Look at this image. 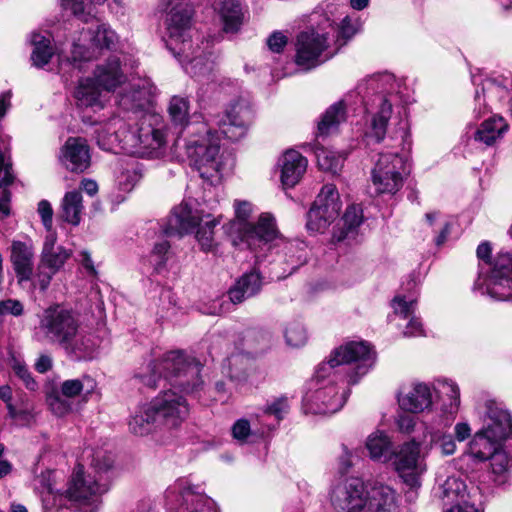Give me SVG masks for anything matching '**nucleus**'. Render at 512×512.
<instances>
[{"instance_id":"obj_1","label":"nucleus","mask_w":512,"mask_h":512,"mask_svg":"<svg viewBox=\"0 0 512 512\" xmlns=\"http://www.w3.org/2000/svg\"><path fill=\"white\" fill-rule=\"evenodd\" d=\"M375 352L363 341H351L336 348L321 363L303 397L307 413L333 414L345 404L348 385L356 384L375 363Z\"/></svg>"},{"instance_id":"obj_2","label":"nucleus","mask_w":512,"mask_h":512,"mask_svg":"<svg viewBox=\"0 0 512 512\" xmlns=\"http://www.w3.org/2000/svg\"><path fill=\"white\" fill-rule=\"evenodd\" d=\"M154 87L149 79H133L129 86L119 95V106L134 114V128L129 123V132L124 135V153L147 158L160 159L167 152V129L161 115L146 111L151 105Z\"/></svg>"},{"instance_id":"obj_3","label":"nucleus","mask_w":512,"mask_h":512,"mask_svg":"<svg viewBox=\"0 0 512 512\" xmlns=\"http://www.w3.org/2000/svg\"><path fill=\"white\" fill-rule=\"evenodd\" d=\"M404 89L402 81L387 72L368 76L358 83L357 93L366 112L372 116L367 137L379 143L391 125L394 126L395 137H399L401 143L405 142L408 137V121L399 108L400 103L407 102L403 99Z\"/></svg>"},{"instance_id":"obj_4","label":"nucleus","mask_w":512,"mask_h":512,"mask_svg":"<svg viewBox=\"0 0 512 512\" xmlns=\"http://www.w3.org/2000/svg\"><path fill=\"white\" fill-rule=\"evenodd\" d=\"M168 113L172 123L181 130L188 129L186 154L191 165L199 172L202 179L216 185L220 183L223 172L231 164L228 157L219 154V137L212 134L206 123H188L189 103L186 98H171Z\"/></svg>"},{"instance_id":"obj_5","label":"nucleus","mask_w":512,"mask_h":512,"mask_svg":"<svg viewBox=\"0 0 512 512\" xmlns=\"http://www.w3.org/2000/svg\"><path fill=\"white\" fill-rule=\"evenodd\" d=\"M235 219L224 225L225 233L228 235L232 245L238 249L270 250L273 247L283 245V252L289 259L291 265L289 273L294 271L304 262L302 255H295L297 245L285 241L279 234L274 218L267 213L262 214L256 225L248 222L252 213V204L248 201L235 200Z\"/></svg>"},{"instance_id":"obj_6","label":"nucleus","mask_w":512,"mask_h":512,"mask_svg":"<svg viewBox=\"0 0 512 512\" xmlns=\"http://www.w3.org/2000/svg\"><path fill=\"white\" fill-rule=\"evenodd\" d=\"M193 10L186 2H177L165 17L166 46L178 58L184 70L200 82L214 80V60L212 54L191 39Z\"/></svg>"},{"instance_id":"obj_7","label":"nucleus","mask_w":512,"mask_h":512,"mask_svg":"<svg viewBox=\"0 0 512 512\" xmlns=\"http://www.w3.org/2000/svg\"><path fill=\"white\" fill-rule=\"evenodd\" d=\"M39 329L49 343L76 359H91L98 347L96 338L84 328L79 312L64 305L46 308Z\"/></svg>"},{"instance_id":"obj_8","label":"nucleus","mask_w":512,"mask_h":512,"mask_svg":"<svg viewBox=\"0 0 512 512\" xmlns=\"http://www.w3.org/2000/svg\"><path fill=\"white\" fill-rule=\"evenodd\" d=\"M189 413L188 404L173 390H167L149 403L140 405L131 416L129 429L135 435L149 434L156 423L178 426Z\"/></svg>"},{"instance_id":"obj_9","label":"nucleus","mask_w":512,"mask_h":512,"mask_svg":"<svg viewBox=\"0 0 512 512\" xmlns=\"http://www.w3.org/2000/svg\"><path fill=\"white\" fill-rule=\"evenodd\" d=\"M151 371L152 374L149 376H137L143 384L151 388L157 385L156 374L159 375V379L162 376L169 379L173 386L181 388L186 393L198 391L203 384L200 376L201 364L180 351L166 353L159 363L153 364Z\"/></svg>"},{"instance_id":"obj_10","label":"nucleus","mask_w":512,"mask_h":512,"mask_svg":"<svg viewBox=\"0 0 512 512\" xmlns=\"http://www.w3.org/2000/svg\"><path fill=\"white\" fill-rule=\"evenodd\" d=\"M116 33L104 23L97 24L96 29L82 30L80 38L73 43L71 55L58 53L59 72L70 74L72 70H84L85 63L97 57L98 49H111L117 42Z\"/></svg>"},{"instance_id":"obj_11","label":"nucleus","mask_w":512,"mask_h":512,"mask_svg":"<svg viewBox=\"0 0 512 512\" xmlns=\"http://www.w3.org/2000/svg\"><path fill=\"white\" fill-rule=\"evenodd\" d=\"M112 467V460L103 456V462L97 456L92 462L90 472H85L84 467L78 464L73 471L68 488L65 492H59L68 497L70 502H86L98 500L108 491L107 478L104 476ZM56 492V490H54Z\"/></svg>"},{"instance_id":"obj_12","label":"nucleus","mask_w":512,"mask_h":512,"mask_svg":"<svg viewBox=\"0 0 512 512\" xmlns=\"http://www.w3.org/2000/svg\"><path fill=\"white\" fill-rule=\"evenodd\" d=\"M338 52L330 32L323 25L301 32L296 39L295 63L301 69L311 70Z\"/></svg>"},{"instance_id":"obj_13","label":"nucleus","mask_w":512,"mask_h":512,"mask_svg":"<svg viewBox=\"0 0 512 512\" xmlns=\"http://www.w3.org/2000/svg\"><path fill=\"white\" fill-rule=\"evenodd\" d=\"M467 454L477 462L490 460L493 474L503 477L499 483L505 481V473L512 463L510 452L507 449V443L479 429L468 443Z\"/></svg>"},{"instance_id":"obj_14","label":"nucleus","mask_w":512,"mask_h":512,"mask_svg":"<svg viewBox=\"0 0 512 512\" xmlns=\"http://www.w3.org/2000/svg\"><path fill=\"white\" fill-rule=\"evenodd\" d=\"M390 462L409 488L405 493L406 499L410 502L415 501L417 490L421 487V477L426 471V463L420 455V444L415 440L403 443L395 449Z\"/></svg>"},{"instance_id":"obj_15","label":"nucleus","mask_w":512,"mask_h":512,"mask_svg":"<svg viewBox=\"0 0 512 512\" xmlns=\"http://www.w3.org/2000/svg\"><path fill=\"white\" fill-rule=\"evenodd\" d=\"M164 502L171 512H214V502L187 478H179L167 487Z\"/></svg>"},{"instance_id":"obj_16","label":"nucleus","mask_w":512,"mask_h":512,"mask_svg":"<svg viewBox=\"0 0 512 512\" xmlns=\"http://www.w3.org/2000/svg\"><path fill=\"white\" fill-rule=\"evenodd\" d=\"M409 174L407 160L398 153H381L372 170V183L377 194L395 195Z\"/></svg>"},{"instance_id":"obj_17","label":"nucleus","mask_w":512,"mask_h":512,"mask_svg":"<svg viewBox=\"0 0 512 512\" xmlns=\"http://www.w3.org/2000/svg\"><path fill=\"white\" fill-rule=\"evenodd\" d=\"M484 267L475 288L499 301L512 300V254L500 252L494 260L492 275L483 278Z\"/></svg>"},{"instance_id":"obj_18","label":"nucleus","mask_w":512,"mask_h":512,"mask_svg":"<svg viewBox=\"0 0 512 512\" xmlns=\"http://www.w3.org/2000/svg\"><path fill=\"white\" fill-rule=\"evenodd\" d=\"M341 207L336 186L324 185L307 214V228L313 232H323L338 218Z\"/></svg>"},{"instance_id":"obj_19","label":"nucleus","mask_w":512,"mask_h":512,"mask_svg":"<svg viewBox=\"0 0 512 512\" xmlns=\"http://www.w3.org/2000/svg\"><path fill=\"white\" fill-rule=\"evenodd\" d=\"M253 119V111L250 104L245 100H239L232 104L230 108L226 111V113L218 120H216V124L219 128V131L212 130V134L218 135L220 138V134L226 137L229 140L236 141L242 138L246 132L247 127L250 125ZM220 155L224 157H228L230 159L229 166L223 172V176L228 173L233 167V159L229 154H225L224 152H220Z\"/></svg>"},{"instance_id":"obj_20","label":"nucleus","mask_w":512,"mask_h":512,"mask_svg":"<svg viewBox=\"0 0 512 512\" xmlns=\"http://www.w3.org/2000/svg\"><path fill=\"white\" fill-rule=\"evenodd\" d=\"M366 487L357 477L337 483L330 492V504L335 512H364Z\"/></svg>"},{"instance_id":"obj_21","label":"nucleus","mask_w":512,"mask_h":512,"mask_svg":"<svg viewBox=\"0 0 512 512\" xmlns=\"http://www.w3.org/2000/svg\"><path fill=\"white\" fill-rule=\"evenodd\" d=\"M482 412L481 429L507 443L512 437V415L504 405L495 400H487Z\"/></svg>"},{"instance_id":"obj_22","label":"nucleus","mask_w":512,"mask_h":512,"mask_svg":"<svg viewBox=\"0 0 512 512\" xmlns=\"http://www.w3.org/2000/svg\"><path fill=\"white\" fill-rule=\"evenodd\" d=\"M398 404L404 412L418 414L429 411L433 405L432 387L423 382L412 383L398 393Z\"/></svg>"},{"instance_id":"obj_23","label":"nucleus","mask_w":512,"mask_h":512,"mask_svg":"<svg viewBox=\"0 0 512 512\" xmlns=\"http://www.w3.org/2000/svg\"><path fill=\"white\" fill-rule=\"evenodd\" d=\"M10 262L19 283L32 280L34 269V246L31 239L12 240L10 245Z\"/></svg>"},{"instance_id":"obj_24","label":"nucleus","mask_w":512,"mask_h":512,"mask_svg":"<svg viewBox=\"0 0 512 512\" xmlns=\"http://www.w3.org/2000/svg\"><path fill=\"white\" fill-rule=\"evenodd\" d=\"M129 132V123L121 117H114L96 130V142L105 151L124 152V135Z\"/></svg>"},{"instance_id":"obj_25","label":"nucleus","mask_w":512,"mask_h":512,"mask_svg":"<svg viewBox=\"0 0 512 512\" xmlns=\"http://www.w3.org/2000/svg\"><path fill=\"white\" fill-rule=\"evenodd\" d=\"M60 160L68 170L84 172L91 161L86 140L80 137H69L61 149Z\"/></svg>"},{"instance_id":"obj_26","label":"nucleus","mask_w":512,"mask_h":512,"mask_svg":"<svg viewBox=\"0 0 512 512\" xmlns=\"http://www.w3.org/2000/svg\"><path fill=\"white\" fill-rule=\"evenodd\" d=\"M2 172L3 177L0 180V188H2L0 195V219L8 217L10 214L11 194L7 187L13 184L15 180L9 153V138L0 136V174Z\"/></svg>"},{"instance_id":"obj_27","label":"nucleus","mask_w":512,"mask_h":512,"mask_svg":"<svg viewBox=\"0 0 512 512\" xmlns=\"http://www.w3.org/2000/svg\"><path fill=\"white\" fill-rule=\"evenodd\" d=\"M364 512H395L398 506L397 492L386 484H375L366 489Z\"/></svg>"},{"instance_id":"obj_28","label":"nucleus","mask_w":512,"mask_h":512,"mask_svg":"<svg viewBox=\"0 0 512 512\" xmlns=\"http://www.w3.org/2000/svg\"><path fill=\"white\" fill-rule=\"evenodd\" d=\"M107 94L92 76L79 80L74 98L79 107L102 109L107 101Z\"/></svg>"},{"instance_id":"obj_29","label":"nucleus","mask_w":512,"mask_h":512,"mask_svg":"<svg viewBox=\"0 0 512 512\" xmlns=\"http://www.w3.org/2000/svg\"><path fill=\"white\" fill-rule=\"evenodd\" d=\"M93 77L99 86L108 93L115 91L116 88L127 80L121 62L116 56L110 57L105 62L97 65L93 72Z\"/></svg>"},{"instance_id":"obj_30","label":"nucleus","mask_w":512,"mask_h":512,"mask_svg":"<svg viewBox=\"0 0 512 512\" xmlns=\"http://www.w3.org/2000/svg\"><path fill=\"white\" fill-rule=\"evenodd\" d=\"M201 221L202 217L198 211L193 210L188 202H182L173 208L166 233L170 235L189 233Z\"/></svg>"},{"instance_id":"obj_31","label":"nucleus","mask_w":512,"mask_h":512,"mask_svg":"<svg viewBox=\"0 0 512 512\" xmlns=\"http://www.w3.org/2000/svg\"><path fill=\"white\" fill-rule=\"evenodd\" d=\"M281 182L286 187L295 186L307 168V160L296 150H288L279 160Z\"/></svg>"},{"instance_id":"obj_32","label":"nucleus","mask_w":512,"mask_h":512,"mask_svg":"<svg viewBox=\"0 0 512 512\" xmlns=\"http://www.w3.org/2000/svg\"><path fill=\"white\" fill-rule=\"evenodd\" d=\"M56 242V232L46 233L39 262L46 265L48 269L58 272L71 256V252L63 246L56 245Z\"/></svg>"},{"instance_id":"obj_33","label":"nucleus","mask_w":512,"mask_h":512,"mask_svg":"<svg viewBox=\"0 0 512 512\" xmlns=\"http://www.w3.org/2000/svg\"><path fill=\"white\" fill-rule=\"evenodd\" d=\"M84 507L77 512H98V500L80 502ZM43 512H71L68 506V497L54 491L48 487L42 494Z\"/></svg>"},{"instance_id":"obj_34","label":"nucleus","mask_w":512,"mask_h":512,"mask_svg":"<svg viewBox=\"0 0 512 512\" xmlns=\"http://www.w3.org/2000/svg\"><path fill=\"white\" fill-rule=\"evenodd\" d=\"M262 281L258 272L251 271L242 275L230 288L228 295L233 304L242 303L254 296L261 289Z\"/></svg>"},{"instance_id":"obj_35","label":"nucleus","mask_w":512,"mask_h":512,"mask_svg":"<svg viewBox=\"0 0 512 512\" xmlns=\"http://www.w3.org/2000/svg\"><path fill=\"white\" fill-rule=\"evenodd\" d=\"M214 10L219 15L225 32H236L242 24V8L236 0H215Z\"/></svg>"},{"instance_id":"obj_36","label":"nucleus","mask_w":512,"mask_h":512,"mask_svg":"<svg viewBox=\"0 0 512 512\" xmlns=\"http://www.w3.org/2000/svg\"><path fill=\"white\" fill-rule=\"evenodd\" d=\"M365 447L368 450L369 457L380 463L390 462L395 451L390 437L382 431L371 433L367 437Z\"/></svg>"},{"instance_id":"obj_37","label":"nucleus","mask_w":512,"mask_h":512,"mask_svg":"<svg viewBox=\"0 0 512 512\" xmlns=\"http://www.w3.org/2000/svg\"><path fill=\"white\" fill-rule=\"evenodd\" d=\"M507 95V87L499 80L487 78L482 81V94L476 90L475 93V108L474 111L481 115L487 110L486 100L490 102L494 100H502Z\"/></svg>"},{"instance_id":"obj_38","label":"nucleus","mask_w":512,"mask_h":512,"mask_svg":"<svg viewBox=\"0 0 512 512\" xmlns=\"http://www.w3.org/2000/svg\"><path fill=\"white\" fill-rule=\"evenodd\" d=\"M84 211L83 198L80 191L66 192L61 201V218L72 225H78Z\"/></svg>"},{"instance_id":"obj_39","label":"nucleus","mask_w":512,"mask_h":512,"mask_svg":"<svg viewBox=\"0 0 512 512\" xmlns=\"http://www.w3.org/2000/svg\"><path fill=\"white\" fill-rule=\"evenodd\" d=\"M346 120V108L343 101L331 105L318 122L317 135L326 136L337 131Z\"/></svg>"},{"instance_id":"obj_40","label":"nucleus","mask_w":512,"mask_h":512,"mask_svg":"<svg viewBox=\"0 0 512 512\" xmlns=\"http://www.w3.org/2000/svg\"><path fill=\"white\" fill-rule=\"evenodd\" d=\"M322 25L330 32V36L333 38V45L334 47H338V50L345 45L359 29L358 21H352L349 16L344 17L337 28L334 26V20H331L329 17H327L325 23Z\"/></svg>"},{"instance_id":"obj_41","label":"nucleus","mask_w":512,"mask_h":512,"mask_svg":"<svg viewBox=\"0 0 512 512\" xmlns=\"http://www.w3.org/2000/svg\"><path fill=\"white\" fill-rule=\"evenodd\" d=\"M508 129V124L501 116H492L485 120L475 134V139L486 145H492L499 138L503 137Z\"/></svg>"},{"instance_id":"obj_42","label":"nucleus","mask_w":512,"mask_h":512,"mask_svg":"<svg viewBox=\"0 0 512 512\" xmlns=\"http://www.w3.org/2000/svg\"><path fill=\"white\" fill-rule=\"evenodd\" d=\"M436 494L445 504L460 505L466 497L467 486L460 478L450 476L438 487Z\"/></svg>"},{"instance_id":"obj_43","label":"nucleus","mask_w":512,"mask_h":512,"mask_svg":"<svg viewBox=\"0 0 512 512\" xmlns=\"http://www.w3.org/2000/svg\"><path fill=\"white\" fill-rule=\"evenodd\" d=\"M30 41L33 46L31 54L33 65L38 68L45 67L54 55L49 35L34 32L31 34Z\"/></svg>"},{"instance_id":"obj_44","label":"nucleus","mask_w":512,"mask_h":512,"mask_svg":"<svg viewBox=\"0 0 512 512\" xmlns=\"http://www.w3.org/2000/svg\"><path fill=\"white\" fill-rule=\"evenodd\" d=\"M221 222L220 217L199 223L196 231V240L205 253L216 255L219 251V242L215 238L214 228Z\"/></svg>"},{"instance_id":"obj_45","label":"nucleus","mask_w":512,"mask_h":512,"mask_svg":"<svg viewBox=\"0 0 512 512\" xmlns=\"http://www.w3.org/2000/svg\"><path fill=\"white\" fill-rule=\"evenodd\" d=\"M343 226L339 234H335L338 241L354 238L357 235L358 228L363 222L362 209L357 205L347 207L343 218Z\"/></svg>"},{"instance_id":"obj_46","label":"nucleus","mask_w":512,"mask_h":512,"mask_svg":"<svg viewBox=\"0 0 512 512\" xmlns=\"http://www.w3.org/2000/svg\"><path fill=\"white\" fill-rule=\"evenodd\" d=\"M96 388V382L89 376L79 379H69L61 384V393L67 398L83 395L84 400L88 399Z\"/></svg>"},{"instance_id":"obj_47","label":"nucleus","mask_w":512,"mask_h":512,"mask_svg":"<svg viewBox=\"0 0 512 512\" xmlns=\"http://www.w3.org/2000/svg\"><path fill=\"white\" fill-rule=\"evenodd\" d=\"M106 0H60L64 9L83 22H88L96 17L95 5L103 4Z\"/></svg>"},{"instance_id":"obj_48","label":"nucleus","mask_w":512,"mask_h":512,"mask_svg":"<svg viewBox=\"0 0 512 512\" xmlns=\"http://www.w3.org/2000/svg\"><path fill=\"white\" fill-rule=\"evenodd\" d=\"M169 250L170 244L167 240L155 243L150 254L145 258L144 264L151 268L153 273H163L169 259Z\"/></svg>"},{"instance_id":"obj_49","label":"nucleus","mask_w":512,"mask_h":512,"mask_svg":"<svg viewBox=\"0 0 512 512\" xmlns=\"http://www.w3.org/2000/svg\"><path fill=\"white\" fill-rule=\"evenodd\" d=\"M317 163L320 169L337 174L346 159V154L330 149L320 148L316 151Z\"/></svg>"},{"instance_id":"obj_50","label":"nucleus","mask_w":512,"mask_h":512,"mask_svg":"<svg viewBox=\"0 0 512 512\" xmlns=\"http://www.w3.org/2000/svg\"><path fill=\"white\" fill-rule=\"evenodd\" d=\"M429 437L430 445H438L443 455H452L456 451V443L451 434L444 432L441 429H434L433 427L426 426L424 433V441Z\"/></svg>"},{"instance_id":"obj_51","label":"nucleus","mask_w":512,"mask_h":512,"mask_svg":"<svg viewBox=\"0 0 512 512\" xmlns=\"http://www.w3.org/2000/svg\"><path fill=\"white\" fill-rule=\"evenodd\" d=\"M284 337L287 345L299 348L306 344L308 333L305 326L300 321L293 320L286 325Z\"/></svg>"},{"instance_id":"obj_52","label":"nucleus","mask_w":512,"mask_h":512,"mask_svg":"<svg viewBox=\"0 0 512 512\" xmlns=\"http://www.w3.org/2000/svg\"><path fill=\"white\" fill-rule=\"evenodd\" d=\"M443 393L449 398L450 403L447 406V412L451 419L457 413L460 406V389L459 386L452 380L444 379L442 382Z\"/></svg>"},{"instance_id":"obj_53","label":"nucleus","mask_w":512,"mask_h":512,"mask_svg":"<svg viewBox=\"0 0 512 512\" xmlns=\"http://www.w3.org/2000/svg\"><path fill=\"white\" fill-rule=\"evenodd\" d=\"M56 273L57 271L48 269L46 265H42V263L39 262L35 273L32 272V280H28L27 282H31L34 288L45 291L49 287L51 280Z\"/></svg>"},{"instance_id":"obj_54","label":"nucleus","mask_w":512,"mask_h":512,"mask_svg":"<svg viewBox=\"0 0 512 512\" xmlns=\"http://www.w3.org/2000/svg\"><path fill=\"white\" fill-rule=\"evenodd\" d=\"M392 308L396 315L403 319H408L415 312L416 300L411 297L397 295L392 300Z\"/></svg>"},{"instance_id":"obj_55","label":"nucleus","mask_w":512,"mask_h":512,"mask_svg":"<svg viewBox=\"0 0 512 512\" xmlns=\"http://www.w3.org/2000/svg\"><path fill=\"white\" fill-rule=\"evenodd\" d=\"M142 178V174L136 167H127L117 177V184L120 190L129 192Z\"/></svg>"},{"instance_id":"obj_56","label":"nucleus","mask_w":512,"mask_h":512,"mask_svg":"<svg viewBox=\"0 0 512 512\" xmlns=\"http://www.w3.org/2000/svg\"><path fill=\"white\" fill-rule=\"evenodd\" d=\"M290 405L288 398L285 396L274 399L268 403L264 409V414L273 415L278 421L282 420L284 416L289 412Z\"/></svg>"},{"instance_id":"obj_57","label":"nucleus","mask_w":512,"mask_h":512,"mask_svg":"<svg viewBox=\"0 0 512 512\" xmlns=\"http://www.w3.org/2000/svg\"><path fill=\"white\" fill-rule=\"evenodd\" d=\"M490 254H491V246L488 242H483L478 246L477 257L482 261V263L479 264V275H478L476 282L481 277V270L483 267H484L483 278H486V277H489L492 275L494 262L490 263L488 261Z\"/></svg>"},{"instance_id":"obj_58","label":"nucleus","mask_w":512,"mask_h":512,"mask_svg":"<svg viewBox=\"0 0 512 512\" xmlns=\"http://www.w3.org/2000/svg\"><path fill=\"white\" fill-rule=\"evenodd\" d=\"M47 401L52 413L58 417L68 414L72 409L71 403L58 394L50 395Z\"/></svg>"},{"instance_id":"obj_59","label":"nucleus","mask_w":512,"mask_h":512,"mask_svg":"<svg viewBox=\"0 0 512 512\" xmlns=\"http://www.w3.org/2000/svg\"><path fill=\"white\" fill-rule=\"evenodd\" d=\"M13 371L15 375L20 380H22L23 384L28 390L36 391L38 389V383L32 377L31 373L29 372L28 368L25 365L21 363H16L13 366Z\"/></svg>"},{"instance_id":"obj_60","label":"nucleus","mask_w":512,"mask_h":512,"mask_svg":"<svg viewBox=\"0 0 512 512\" xmlns=\"http://www.w3.org/2000/svg\"><path fill=\"white\" fill-rule=\"evenodd\" d=\"M37 211L42 219V223L46 229V232H55L52 229L53 209L51 204L47 200H41L38 203Z\"/></svg>"},{"instance_id":"obj_61","label":"nucleus","mask_w":512,"mask_h":512,"mask_svg":"<svg viewBox=\"0 0 512 512\" xmlns=\"http://www.w3.org/2000/svg\"><path fill=\"white\" fill-rule=\"evenodd\" d=\"M251 434V425L246 419L237 420L232 426L233 438L239 442H245Z\"/></svg>"},{"instance_id":"obj_62","label":"nucleus","mask_w":512,"mask_h":512,"mask_svg":"<svg viewBox=\"0 0 512 512\" xmlns=\"http://www.w3.org/2000/svg\"><path fill=\"white\" fill-rule=\"evenodd\" d=\"M288 43V37L280 32H273L267 39V45L272 52L280 53Z\"/></svg>"},{"instance_id":"obj_63","label":"nucleus","mask_w":512,"mask_h":512,"mask_svg":"<svg viewBox=\"0 0 512 512\" xmlns=\"http://www.w3.org/2000/svg\"><path fill=\"white\" fill-rule=\"evenodd\" d=\"M409 321L403 330V335L405 337H420L425 335V331L422 325V322L419 318L412 316L408 318Z\"/></svg>"},{"instance_id":"obj_64","label":"nucleus","mask_w":512,"mask_h":512,"mask_svg":"<svg viewBox=\"0 0 512 512\" xmlns=\"http://www.w3.org/2000/svg\"><path fill=\"white\" fill-rule=\"evenodd\" d=\"M0 313L19 316L23 313V305L20 301L14 299L2 301L0 302Z\"/></svg>"}]
</instances>
